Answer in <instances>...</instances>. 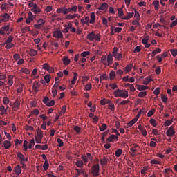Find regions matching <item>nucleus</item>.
<instances>
[{
  "instance_id": "f8f14e48",
  "label": "nucleus",
  "mask_w": 177,
  "mask_h": 177,
  "mask_svg": "<svg viewBox=\"0 0 177 177\" xmlns=\"http://www.w3.org/2000/svg\"><path fill=\"white\" fill-rule=\"evenodd\" d=\"M14 172H15L16 175L19 176L21 174V166L20 165H17L15 167V169H14Z\"/></svg>"
},
{
  "instance_id": "473e14b6",
  "label": "nucleus",
  "mask_w": 177,
  "mask_h": 177,
  "mask_svg": "<svg viewBox=\"0 0 177 177\" xmlns=\"http://www.w3.org/2000/svg\"><path fill=\"white\" fill-rule=\"evenodd\" d=\"M152 3L154 6L155 10H158V6H160V1H158V0H156Z\"/></svg>"
},
{
  "instance_id": "c85d7f7f",
  "label": "nucleus",
  "mask_w": 177,
  "mask_h": 177,
  "mask_svg": "<svg viewBox=\"0 0 177 177\" xmlns=\"http://www.w3.org/2000/svg\"><path fill=\"white\" fill-rule=\"evenodd\" d=\"M151 81H153V79H151V77H148L147 78H145V80L143 82L144 85H148L149 82H151Z\"/></svg>"
},
{
  "instance_id": "cd10ccee",
  "label": "nucleus",
  "mask_w": 177,
  "mask_h": 177,
  "mask_svg": "<svg viewBox=\"0 0 177 177\" xmlns=\"http://www.w3.org/2000/svg\"><path fill=\"white\" fill-rule=\"evenodd\" d=\"M35 145V140H34V138H32L30 140V143L28 145V149H32V147H34Z\"/></svg>"
},
{
  "instance_id": "dca6fc26",
  "label": "nucleus",
  "mask_w": 177,
  "mask_h": 177,
  "mask_svg": "<svg viewBox=\"0 0 177 177\" xmlns=\"http://www.w3.org/2000/svg\"><path fill=\"white\" fill-rule=\"evenodd\" d=\"M39 86H41V85L39 84V83H38V82H35L33 83V86H32V89L35 91V92H38V88H39Z\"/></svg>"
},
{
  "instance_id": "a19ab883",
  "label": "nucleus",
  "mask_w": 177,
  "mask_h": 177,
  "mask_svg": "<svg viewBox=\"0 0 177 177\" xmlns=\"http://www.w3.org/2000/svg\"><path fill=\"white\" fill-rule=\"evenodd\" d=\"M115 71H111L109 73V77L111 80H114L115 78Z\"/></svg>"
},
{
  "instance_id": "e433bc0d",
  "label": "nucleus",
  "mask_w": 177,
  "mask_h": 177,
  "mask_svg": "<svg viewBox=\"0 0 177 177\" xmlns=\"http://www.w3.org/2000/svg\"><path fill=\"white\" fill-rule=\"evenodd\" d=\"M133 64H128L126 67H125V71H127V73H129V71H131L132 70V67H133Z\"/></svg>"
},
{
  "instance_id": "bf43d9fd",
  "label": "nucleus",
  "mask_w": 177,
  "mask_h": 177,
  "mask_svg": "<svg viewBox=\"0 0 177 177\" xmlns=\"http://www.w3.org/2000/svg\"><path fill=\"white\" fill-rule=\"evenodd\" d=\"M29 55H30V56H37V50H30Z\"/></svg>"
},
{
  "instance_id": "9b49d317",
  "label": "nucleus",
  "mask_w": 177,
  "mask_h": 177,
  "mask_svg": "<svg viewBox=\"0 0 177 177\" xmlns=\"http://www.w3.org/2000/svg\"><path fill=\"white\" fill-rule=\"evenodd\" d=\"M53 37L55 38H63V33H62V31L60 30L55 31L53 33Z\"/></svg>"
},
{
  "instance_id": "20e7f679",
  "label": "nucleus",
  "mask_w": 177,
  "mask_h": 177,
  "mask_svg": "<svg viewBox=\"0 0 177 177\" xmlns=\"http://www.w3.org/2000/svg\"><path fill=\"white\" fill-rule=\"evenodd\" d=\"M100 172V166L99 165V163L93 165L91 167V174L94 176H99Z\"/></svg>"
},
{
  "instance_id": "de8ad7c7",
  "label": "nucleus",
  "mask_w": 177,
  "mask_h": 177,
  "mask_svg": "<svg viewBox=\"0 0 177 177\" xmlns=\"http://www.w3.org/2000/svg\"><path fill=\"white\" fill-rule=\"evenodd\" d=\"M142 42L143 45L147 44V42H149V36L145 37L142 39Z\"/></svg>"
},
{
  "instance_id": "7ed1b4c3",
  "label": "nucleus",
  "mask_w": 177,
  "mask_h": 177,
  "mask_svg": "<svg viewBox=\"0 0 177 177\" xmlns=\"http://www.w3.org/2000/svg\"><path fill=\"white\" fill-rule=\"evenodd\" d=\"M29 8H31L32 12L35 13V15H38V13H41V9L38 7V5L34 3V2H31L28 4Z\"/></svg>"
},
{
  "instance_id": "5fc2aeb1",
  "label": "nucleus",
  "mask_w": 177,
  "mask_h": 177,
  "mask_svg": "<svg viewBox=\"0 0 177 177\" xmlns=\"http://www.w3.org/2000/svg\"><path fill=\"white\" fill-rule=\"evenodd\" d=\"M89 54L90 53L88 51H84L83 53H82L80 54V55L82 57H86V56H89Z\"/></svg>"
},
{
  "instance_id": "2eb2a0df",
  "label": "nucleus",
  "mask_w": 177,
  "mask_h": 177,
  "mask_svg": "<svg viewBox=\"0 0 177 177\" xmlns=\"http://www.w3.org/2000/svg\"><path fill=\"white\" fill-rule=\"evenodd\" d=\"M58 13H63L64 15H67V8L66 7H62L57 9Z\"/></svg>"
},
{
  "instance_id": "c03bdc74",
  "label": "nucleus",
  "mask_w": 177,
  "mask_h": 177,
  "mask_svg": "<svg viewBox=\"0 0 177 177\" xmlns=\"http://www.w3.org/2000/svg\"><path fill=\"white\" fill-rule=\"evenodd\" d=\"M37 24H40V26H44L45 25V21H44V19L40 18L37 21Z\"/></svg>"
},
{
  "instance_id": "c756f323",
  "label": "nucleus",
  "mask_w": 177,
  "mask_h": 177,
  "mask_svg": "<svg viewBox=\"0 0 177 177\" xmlns=\"http://www.w3.org/2000/svg\"><path fill=\"white\" fill-rule=\"evenodd\" d=\"M13 41V36H10L8 39H6L4 42V45H6L8 44H12Z\"/></svg>"
},
{
  "instance_id": "680f3d73",
  "label": "nucleus",
  "mask_w": 177,
  "mask_h": 177,
  "mask_svg": "<svg viewBox=\"0 0 177 177\" xmlns=\"http://www.w3.org/2000/svg\"><path fill=\"white\" fill-rule=\"evenodd\" d=\"M170 52H171L172 56H174V57L176 56H177V50L176 49H172L170 50Z\"/></svg>"
},
{
  "instance_id": "e2e57ef3",
  "label": "nucleus",
  "mask_w": 177,
  "mask_h": 177,
  "mask_svg": "<svg viewBox=\"0 0 177 177\" xmlns=\"http://www.w3.org/2000/svg\"><path fill=\"white\" fill-rule=\"evenodd\" d=\"M44 80L46 81V82L47 83V84H49V82L50 81V76H49V75H45L44 76Z\"/></svg>"
},
{
  "instance_id": "ddd939ff",
  "label": "nucleus",
  "mask_w": 177,
  "mask_h": 177,
  "mask_svg": "<svg viewBox=\"0 0 177 177\" xmlns=\"http://www.w3.org/2000/svg\"><path fill=\"white\" fill-rule=\"evenodd\" d=\"M98 9H99V10H107V9H109V4L107 3H103L98 8Z\"/></svg>"
},
{
  "instance_id": "09e8293b",
  "label": "nucleus",
  "mask_w": 177,
  "mask_h": 177,
  "mask_svg": "<svg viewBox=\"0 0 177 177\" xmlns=\"http://www.w3.org/2000/svg\"><path fill=\"white\" fill-rule=\"evenodd\" d=\"M113 57H115V59H117V60H121V59H122V54L118 53L117 55H115Z\"/></svg>"
},
{
  "instance_id": "13d9d810",
  "label": "nucleus",
  "mask_w": 177,
  "mask_h": 177,
  "mask_svg": "<svg viewBox=\"0 0 177 177\" xmlns=\"http://www.w3.org/2000/svg\"><path fill=\"white\" fill-rule=\"evenodd\" d=\"M85 89L86 91H91V89H92V84L91 83L87 84L85 86Z\"/></svg>"
},
{
  "instance_id": "b1692460",
  "label": "nucleus",
  "mask_w": 177,
  "mask_h": 177,
  "mask_svg": "<svg viewBox=\"0 0 177 177\" xmlns=\"http://www.w3.org/2000/svg\"><path fill=\"white\" fill-rule=\"evenodd\" d=\"M75 165L77 168H82L84 167V162L82 160H77L75 162Z\"/></svg>"
},
{
  "instance_id": "4be33fe9",
  "label": "nucleus",
  "mask_w": 177,
  "mask_h": 177,
  "mask_svg": "<svg viewBox=\"0 0 177 177\" xmlns=\"http://www.w3.org/2000/svg\"><path fill=\"white\" fill-rule=\"evenodd\" d=\"M19 107H20V101H19V100H16L14 102L13 110L16 111V109H19Z\"/></svg>"
},
{
  "instance_id": "3c124183",
  "label": "nucleus",
  "mask_w": 177,
  "mask_h": 177,
  "mask_svg": "<svg viewBox=\"0 0 177 177\" xmlns=\"http://www.w3.org/2000/svg\"><path fill=\"white\" fill-rule=\"evenodd\" d=\"M50 100L48 97H44V100H43V103L44 104H46L48 106V104H49Z\"/></svg>"
},
{
  "instance_id": "49530a36",
  "label": "nucleus",
  "mask_w": 177,
  "mask_h": 177,
  "mask_svg": "<svg viewBox=\"0 0 177 177\" xmlns=\"http://www.w3.org/2000/svg\"><path fill=\"white\" fill-rule=\"evenodd\" d=\"M103 80H109V76H106V75L100 76V82L101 84H102V81H103Z\"/></svg>"
},
{
  "instance_id": "f257e3e1",
  "label": "nucleus",
  "mask_w": 177,
  "mask_h": 177,
  "mask_svg": "<svg viewBox=\"0 0 177 177\" xmlns=\"http://www.w3.org/2000/svg\"><path fill=\"white\" fill-rule=\"evenodd\" d=\"M115 97H122V99H127L129 96L128 92L126 90L117 89L113 92Z\"/></svg>"
},
{
  "instance_id": "79ce46f5",
  "label": "nucleus",
  "mask_w": 177,
  "mask_h": 177,
  "mask_svg": "<svg viewBox=\"0 0 177 177\" xmlns=\"http://www.w3.org/2000/svg\"><path fill=\"white\" fill-rule=\"evenodd\" d=\"M78 77V73H74V77L73 80L71 81L72 85H74L75 84V81H77V77Z\"/></svg>"
},
{
  "instance_id": "58836bf2",
  "label": "nucleus",
  "mask_w": 177,
  "mask_h": 177,
  "mask_svg": "<svg viewBox=\"0 0 177 177\" xmlns=\"http://www.w3.org/2000/svg\"><path fill=\"white\" fill-rule=\"evenodd\" d=\"M147 96V91H141L138 93V97H145Z\"/></svg>"
},
{
  "instance_id": "4c0bfd02",
  "label": "nucleus",
  "mask_w": 177,
  "mask_h": 177,
  "mask_svg": "<svg viewBox=\"0 0 177 177\" xmlns=\"http://www.w3.org/2000/svg\"><path fill=\"white\" fill-rule=\"evenodd\" d=\"M57 142L58 143L59 147H63V146H64V142H63V140L58 138L57 140Z\"/></svg>"
},
{
  "instance_id": "f704fd0d",
  "label": "nucleus",
  "mask_w": 177,
  "mask_h": 177,
  "mask_svg": "<svg viewBox=\"0 0 177 177\" xmlns=\"http://www.w3.org/2000/svg\"><path fill=\"white\" fill-rule=\"evenodd\" d=\"M107 129V124H102V126L100 127V132H104Z\"/></svg>"
},
{
  "instance_id": "c9c22d12",
  "label": "nucleus",
  "mask_w": 177,
  "mask_h": 177,
  "mask_svg": "<svg viewBox=\"0 0 177 177\" xmlns=\"http://www.w3.org/2000/svg\"><path fill=\"white\" fill-rule=\"evenodd\" d=\"M43 168L44 171H48V168H49V162H48V160H45Z\"/></svg>"
},
{
  "instance_id": "052dcab7",
  "label": "nucleus",
  "mask_w": 177,
  "mask_h": 177,
  "mask_svg": "<svg viewBox=\"0 0 177 177\" xmlns=\"http://www.w3.org/2000/svg\"><path fill=\"white\" fill-rule=\"evenodd\" d=\"M73 130L77 132V133H80V132H81V127H78V126H75L73 128Z\"/></svg>"
},
{
  "instance_id": "7c9ffc66",
  "label": "nucleus",
  "mask_w": 177,
  "mask_h": 177,
  "mask_svg": "<svg viewBox=\"0 0 177 177\" xmlns=\"http://www.w3.org/2000/svg\"><path fill=\"white\" fill-rule=\"evenodd\" d=\"M172 122H174V120H167L164 123V126L169 127V125H171Z\"/></svg>"
},
{
  "instance_id": "4468645a",
  "label": "nucleus",
  "mask_w": 177,
  "mask_h": 177,
  "mask_svg": "<svg viewBox=\"0 0 177 177\" xmlns=\"http://www.w3.org/2000/svg\"><path fill=\"white\" fill-rule=\"evenodd\" d=\"M91 19L89 21L90 24H94L95 21H96V15H95V12L91 13Z\"/></svg>"
},
{
  "instance_id": "f3484780",
  "label": "nucleus",
  "mask_w": 177,
  "mask_h": 177,
  "mask_svg": "<svg viewBox=\"0 0 177 177\" xmlns=\"http://www.w3.org/2000/svg\"><path fill=\"white\" fill-rule=\"evenodd\" d=\"M18 158L21 160V161H28V158L24 157V155L20 153H17Z\"/></svg>"
},
{
  "instance_id": "5701e85b",
  "label": "nucleus",
  "mask_w": 177,
  "mask_h": 177,
  "mask_svg": "<svg viewBox=\"0 0 177 177\" xmlns=\"http://www.w3.org/2000/svg\"><path fill=\"white\" fill-rule=\"evenodd\" d=\"M27 31H29V32H31V28H30V26H27V27H24L21 28V32H23V34H26V32H27Z\"/></svg>"
},
{
  "instance_id": "6ab92c4d",
  "label": "nucleus",
  "mask_w": 177,
  "mask_h": 177,
  "mask_svg": "<svg viewBox=\"0 0 177 177\" xmlns=\"http://www.w3.org/2000/svg\"><path fill=\"white\" fill-rule=\"evenodd\" d=\"M71 61L70 60V59L68 58V57L67 56H64L63 57V63L65 66H68V64H70V62Z\"/></svg>"
},
{
  "instance_id": "69168bd1",
  "label": "nucleus",
  "mask_w": 177,
  "mask_h": 177,
  "mask_svg": "<svg viewBox=\"0 0 177 177\" xmlns=\"http://www.w3.org/2000/svg\"><path fill=\"white\" fill-rule=\"evenodd\" d=\"M175 26H177V19L171 24L170 28H174Z\"/></svg>"
},
{
  "instance_id": "6e6552de",
  "label": "nucleus",
  "mask_w": 177,
  "mask_h": 177,
  "mask_svg": "<svg viewBox=\"0 0 177 177\" xmlns=\"http://www.w3.org/2000/svg\"><path fill=\"white\" fill-rule=\"evenodd\" d=\"M43 68H44V70H47V71L50 74H52V73H54L55 71V69H53V67H51L50 66H49V64L46 63L43 64Z\"/></svg>"
},
{
  "instance_id": "0e129e2a",
  "label": "nucleus",
  "mask_w": 177,
  "mask_h": 177,
  "mask_svg": "<svg viewBox=\"0 0 177 177\" xmlns=\"http://www.w3.org/2000/svg\"><path fill=\"white\" fill-rule=\"evenodd\" d=\"M55 100H52L51 101H49L48 104V107H52V106H55Z\"/></svg>"
},
{
  "instance_id": "72a5a7b5",
  "label": "nucleus",
  "mask_w": 177,
  "mask_h": 177,
  "mask_svg": "<svg viewBox=\"0 0 177 177\" xmlns=\"http://www.w3.org/2000/svg\"><path fill=\"white\" fill-rule=\"evenodd\" d=\"M0 111H1V115H3V114H6L8 110L5 109V106L1 105L0 106Z\"/></svg>"
},
{
  "instance_id": "603ef678",
  "label": "nucleus",
  "mask_w": 177,
  "mask_h": 177,
  "mask_svg": "<svg viewBox=\"0 0 177 177\" xmlns=\"http://www.w3.org/2000/svg\"><path fill=\"white\" fill-rule=\"evenodd\" d=\"M150 163H151V164H154V165H160V164H161V162H160V161H158V160H156V159H153V160H151L150 161Z\"/></svg>"
},
{
  "instance_id": "a18cd8bd",
  "label": "nucleus",
  "mask_w": 177,
  "mask_h": 177,
  "mask_svg": "<svg viewBox=\"0 0 177 177\" xmlns=\"http://www.w3.org/2000/svg\"><path fill=\"white\" fill-rule=\"evenodd\" d=\"M15 44H12V43H8L7 44H6V49H12V48H14Z\"/></svg>"
},
{
  "instance_id": "2f4dec72",
  "label": "nucleus",
  "mask_w": 177,
  "mask_h": 177,
  "mask_svg": "<svg viewBox=\"0 0 177 177\" xmlns=\"http://www.w3.org/2000/svg\"><path fill=\"white\" fill-rule=\"evenodd\" d=\"M137 89L138 91H146V89H149V87L143 85H138Z\"/></svg>"
},
{
  "instance_id": "f03ea898",
  "label": "nucleus",
  "mask_w": 177,
  "mask_h": 177,
  "mask_svg": "<svg viewBox=\"0 0 177 177\" xmlns=\"http://www.w3.org/2000/svg\"><path fill=\"white\" fill-rule=\"evenodd\" d=\"M87 39L88 41H93V39H95V41H100V34L95 35V32H91L87 35Z\"/></svg>"
},
{
  "instance_id": "9d476101",
  "label": "nucleus",
  "mask_w": 177,
  "mask_h": 177,
  "mask_svg": "<svg viewBox=\"0 0 177 177\" xmlns=\"http://www.w3.org/2000/svg\"><path fill=\"white\" fill-rule=\"evenodd\" d=\"M9 14L8 13H4L1 17H0V20L1 21H9Z\"/></svg>"
},
{
  "instance_id": "1a4fd4ad",
  "label": "nucleus",
  "mask_w": 177,
  "mask_h": 177,
  "mask_svg": "<svg viewBox=\"0 0 177 177\" xmlns=\"http://www.w3.org/2000/svg\"><path fill=\"white\" fill-rule=\"evenodd\" d=\"M108 161H109V159L106 156H103L100 159V162L102 167H106V165H107Z\"/></svg>"
},
{
  "instance_id": "423d86ee",
  "label": "nucleus",
  "mask_w": 177,
  "mask_h": 177,
  "mask_svg": "<svg viewBox=\"0 0 177 177\" xmlns=\"http://www.w3.org/2000/svg\"><path fill=\"white\" fill-rule=\"evenodd\" d=\"M114 62V59H113V54L109 53L106 57V66H111Z\"/></svg>"
},
{
  "instance_id": "412c9836",
  "label": "nucleus",
  "mask_w": 177,
  "mask_h": 177,
  "mask_svg": "<svg viewBox=\"0 0 177 177\" xmlns=\"http://www.w3.org/2000/svg\"><path fill=\"white\" fill-rule=\"evenodd\" d=\"M36 137L41 138V139H42V138H44V131H42V130L39 129V128H38V129H37Z\"/></svg>"
},
{
  "instance_id": "393cba45",
  "label": "nucleus",
  "mask_w": 177,
  "mask_h": 177,
  "mask_svg": "<svg viewBox=\"0 0 177 177\" xmlns=\"http://www.w3.org/2000/svg\"><path fill=\"white\" fill-rule=\"evenodd\" d=\"M101 63H103L104 66H107V57H106V55L102 56Z\"/></svg>"
},
{
  "instance_id": "39448f33",
  "label": "nucleus",
  "mask_w": 177,
  "mask_h": 177,
  "mask_svg": "<svg viewBox=\"0 0 177 177\" xmlns=\"http://www.w3.org/2000/svg\"><path fill=\"white\" fill-rule=\"evenodd\" d=\"M34 19H35V15H32V12L30 11L28 12V17L26 20V24H30V23L34 21Z\"/></svg>"
},
{
  "instance_id": "a211bd4d",
  "label": "nucleus",
  "mask_w": 177,
  "mask_h": 177,
  "mask_svg": "<svg viewBox=\"0 0 177 177\" xmlns=\"http://www.w3.org/2000/svg\"><path fill=\"white\" fill-rule=\"evenodd\" d=\"M3 146H4V149H6V150H8V149H9V147H10V146H12V143L10 142V140H5L3 142Z\"/></svg>"
},
{
  "instance_id": "4d7b16f0",
  "label": "nucleus",
  "mask_w": 177,
  "mask_h": 177,
  "mask_svg": "<svg viewBox=\"0 0 177 177\" xmlns=\"http://www.w3.org/2000/svg\"><path fill=\"white\" fill-rule=\"evenodd\" d=\"M118 15L119 17H121V16H124V11H122V8H119L118 10Z\"/></svg>"
},
{
  "instance_id": "ea45409f",
  "label": "nucleus",
  "mask_w": 177,
  "mask_h": 177,
  "mask_svg": "<svg viewBox=\"0 0 177 177\" xmlns=\"http://www.w3.org/2000/svg\"><path fill=\"white\" fill-rule=\"evenodd\" d=\"M121 154H122V149H118V150L115 151V155L117 157H120L121 156Z\"/></svg>"
},
{
  "instance_id": "aec40b11",
  "label": "nucleus",
  "mask_w": 177,
  "mask_h": 177,
  "mask_svg": "<svg viewBox=\"0 0 177 177\" xmlns=\"http://www.w3.org/2000/svg\"><path fill=\"white\" fill-rule=\"evenodd\" d=\"M115 139H118V136L112 134L107 139H106V142H113V140H115Z\"/></svg>"
},
{
  "instance_id": "338daca9",
  "label": "nucleus",
  "mask_w": 177,
  "mask_h": 177,
  "mask_svg": "<svg viewBox=\"0 0 177 177\" xmlns=\"http://www.w3.org/2000/svg\"><path fill=\"white\" fill-rule=\"evenodd\" d=\"M3 102L4 104H9V98L5 97L3 98Z\"/></svg>"
},
{
  "instance_id": "6e6d98bb",
  "label": "nucleus",
  "mask_w": 177,
  "mask_h": 177,
  "mask_svg": "<svg viewBox=\"0 0 177 177\" xmlns=\"http://www.w3.org/2000/svg\"><path fill=\"white\" fill-rule=\"evenodd\" d=\"M75 171H77L78 175H84L85 171L84 169H76Z\"/></svg>"
},
{
  "instance_id": "bb28decb",
  "label": "nucleus",
  "mask_w": 177,
  "mask_h": 177,
  "mask_svg": "<svg viewBox=\"0 0 177 177\" xmlns=\"http://www.w3.org/2000/svg\"><path fill=\"white\" fill-rule=\"evenodd\" d=\"M135 123H136V119H133L127 124V128H131V127H132Z\"/></svg>"
},
{
  "instance_id": "37998d69",
  "label": "nucleus",
  "mask_w": 177,
  "mask_h": 177,
  "mask_svg": "<svg viewBox=\"0 0 177 177\" xmlns=\"http://www.w3.org/2000/svg\"><path fill=\"white\" fill-rule=\"evenodd\" d=\"M161 99L163 103L166 104L168 102V97L163 94H161Z\"/></svg>"
},
{
  "instance_id": "864d4df0",
  "label": "nucleus",
  "mask_w": 177,
  "mask_h": 177,
  "mask_svg": "<svg viewBox=\"0 0 177 177\" xmlns=\"http://www.w3.org/2000/svg\"><path fill=\"white\" fill-rule=\"evenodd\" d=\"M141 50H142V48H140V46H136V47L134 48L133 53H139V52H140Z\"/></svg>"
},
{
  "instance_id": "0eeeda50",
  "label": "nucleus",
  "mask_w": 177,
  "mask_h": 177,
  "mask_svg": "<svg viewBox=\"0 0 177 177\" xmlns=\"http://www.w3.org/2000/svg\"><path fill=\"white\" fill-rule=\"evenodd\" d=\"M167 136H170V138H172L174 135H175V131L174 130V126H171L169 127L168 130L166 132Z\"/></svg>"
},
{
  "instance_id": "a878e982",
  "label": "nucleus",
  "mask_w": 177,
  "mask_h": 177,
  "mask_svg": "<svg viewBox=\"0 0 177 177\" xmlns=\"http://www.w3.org/2000/svg\"><path fill=\"white\" fill-rule=\"evenodd\" d=\"M137 147H138V144H133V147L130 149L131 151L132 152L131 153L132 156H135Z\"/></svg>"
},
{
  "instance_id": "8fccbe9b",
  "label": "nucleus",
  "mask_w": 177,
  "mask_h": 177,
  "mask_svg": "<svg viewBox=\"0 0 177 177\" xmlns=\"http://www.w3.org/2000/svg\"><path fill=\"white\" fill-rule=\"evenodd\" d=\"M8 78H9V80H8V84L10 85V86H12L13 85V80H12V79L13 78V76L10 75V76L8 77Z\"/></svg>"
},
{
  "instance_id": "774afa93",
  "label": "nucleus",
  "mask_w": 177,
  "mask_h": 177,
  "mask_svg": "<svg viewBox=\"0 0 177 177\" xmlns=\"http://www.w3.org/2000/svg\"><path fill=\"white\" fill-rule=\"evenodd\" d=\"M22 73H24V74H30V70L27 69V68H22L21 69Z\"/></svg>"
}]
</instances>
